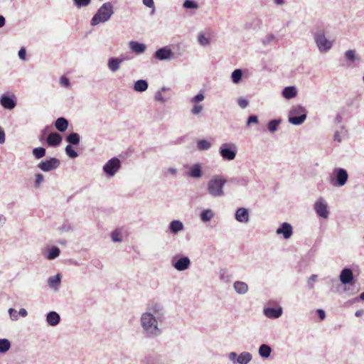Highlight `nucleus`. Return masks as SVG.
Wrapping results in <instances>:
<instances>
[{
	"label": "nucleus",
	"instance_id": "nucleus-1",
	"mask_svg": "<svg viewBox=\"0 0 364 364\" xmlns=\"http://www.w3.org/2000/svg\"><path fill=\"white\" fill-rule=\"evenodd\" d=\"M166 320V311L162 304L149 302L139 318L141 333L146 338L154 339L163 333V325Z\"/></svg>",
	"mask_w": 364,
	"mask_h": 364
},
{
	"label": "nucleus",
	"instance_id": "nucleus-2",
	"mask_svg": "<svg viewBox=\"0 0 364 364\" xmlns=\"http://www.w3.org/2000/svg\"><path fill=\"white\" fill-rule=\"evenodd\" d=\"M114 14L113 5L111 2L104 3L92 16L90 23L95 26L100 23L108 21Z\"/></svg>",
	"mask_w": 364,
	"mask_h": 364
},
{
	"label": "nucleus",
	"instance_id": "nucleus-3",
	"mask_svg": "<svg viewBox=\"0 0 364 364\" xmlns=\"http://www.w3.org/2000/svg\"><path fill=\"white\" fill-rule=\"evenodd\" d=\"M226 182V179L221 175L213 176L208 183L207 190L208 193L215 198L223 196V188Z\"/></svg>",
	"mask_w": 364,
	"mask_h": 364
},
{
	"label": "nucleus",
	"instance_id": "nucleus-4",
	"mask_svg": "<svg viewBox=\"0 0 364 364\" xmlns=\"http://www.w3.org/2000/svg\"><path fill=\"white\" fill-rule=\"evenodd\" d=\"M348 179V173L343 168H335L328 176V181L333 187L345 186Z\"/></svg>",
	"mask_w": 364,
	"mask_h": 364
},
{
	"label": "nucleus",
	"instance_id": "nucleus-5",
	"mask_svg": "<svg viewBox=\"0 0 364 364\" xmlns=\"http://www.w3.org/2000/svg\"><path fill=\"white\" fill-rule=\"evenodd\" d=\"M306 116L307 111L305 107L298 105L292 107L289 111L288 120L294 125H300L304 122Z\"/></svg>",
	"mask_w": 364,
	"mask_h": 364
},
{
	"label": "nucleus",
	"instance_id": "nucleus-6",
	"mask_svg": "<svg viewBox=\"0 0 364 364\" xmlns=\"http://www.w3.org/2000/svg\"><path fill=\"white\" fill-rule=\"evenodd\" d=\"M313 37L320 53H327L333 47V41L327 39L323 30H318L314 32Z\"/></svg>",
	"mask_w": 364,
	"mask_h": 364
},
{
	"label": "nucleus",
	"instance_id": "nucleus-7",
	"mask_svg": "<svg viewBox=\"0 0 364 364\" xmlns=\"http://www.w3.org/2000/svg\"><path fill=\"white\" fill-rule=\"evenodd\" d=\"M172 267L179 272L189 269L191 262L188 257L182 254H177L171 258Z\"/></svg>",
	"mask_w": 364,
	"mask_h": 364
},
{
	"label": "nucleus",
	"instance_id": "nucleus-8",
	"mask_svg": "<svg viewBox=\"0 0 364 364\" xmlns=\"http://www.w3.org/2000/svg\"><path fill=\"white\" fill-rule=\"evenodd\" d=\"M221 157L228 161L235 159L237 154V146L233 143L222 144L219 149Z\"/></svg>",
	"mask_w": 364,
	"mask_h": 364
},
{
	"label": "nucleus",
	"instance_id": "nucleus-9",
	"mask_svg": "<svg viewBox=\"0 0 364 364\" xmlns=\"http://www.w3.org/2000/svg\"><path fill=\"white\" fill-rule=\"evenodd\" d=\"M121 167V161L117 157L108 160L103 166V171L107 177L114 176Z\"/></svg>",
	"mask_w": 364,
	"mask_h": 364
},
{
	"label": "nucleus",
	"instance_id": "nucleus-10",
	"mask_svg": "<svg viewBox=\"0 0 364 364\" xmlns=\"http://www.w3.org/2000/svg\"><path fill=\"white\" fill-rule=\"evenodd\" d=\"M130 58L125 54H122L119 57H111L107 60V68L112 73L117 72L121 67V64Z\"/></svg>",
	"mask_w": 364,
	"mask_h": 364
},
{
	"label": "nucleus",
	"instance_id": "nucleus-11",
	"mask_svg": "<svg viewBox=\"0 0 364 364\" xmlns=\"http://www.w3.org/2000/svg\"><path fill=\"white\" fill-rule=\"evenodd\" d=\"M314 210L318 217L326 219L329 215L328 204L321 197L318 198L314 205Z\"/></svg>",
	"mask_w": 364,
	"mask_h": 364
},
{
	"label": "nucleus",
	"instance_id": "nucleus-12",
	"mask_svg": "<svg viewBox=\"0 0 364 364\" xmlns=\"http://www.w3.org/2000/svg\"><path fill=\"white\" fill-rule=\"evenodd\" d=\"M60 160L56 158H50L45 161H41L38 167L45 172H48L56 169L60 166Z\"/></svg>",
	"mask_w": 364,
	"mask_h": 364
},
{
	"label": "nucleus",
	"instance_id": "nucleus-13",
	"mask_svg": "<svg viewBox=\"0 0 364 364\" xmlns=\"http://www.w3.org/2000/svg\"><path fill=\"white\" fill-rule=\"evenodd\" d=\"M174 53L168 46L159 48L154 54V58L159 60H168L173 58Z\"/></svg>",
	"mask_w": 364,
	"mask_h": 364
},
{
	"label": "nucleus",
	"instance_id": "nucleus-14",
	"mask_svg": "<svg viewBox=\"0 0 364 364\" xmlns=\"http://www.w3.org/2000/svg\"><path fill=\"white\" fill-rule=\"evenodd\" d=\"M277 235H282L285 240L289 239L293 234V228L291 224L283 223L276 230Z\"/></svg>",
	"mask_w": 364,
	"mask_h": 364
},
{
	"label": "nucleus",
	"instance_id": "nucleus-15",
	"mask_svg": "<svg viewBox=\"0 0 364 364\" xmlns=\"http://www.w3.org/2000/svg\"><path fill=\"white\" fill-rule=\"evenodd\" d=\"M235 218L239 223H247L250 220L248 210L245 208H237L235 212Z\"/></svg>",
	"mask_w": 364,
	"mask_h": 364
},
{
	"label": "nucleus",
	"instance_id": "nucleus-16",
	"mask_svg": "<svg viewBox=\"0 0 364 364\" xmlns=\"http://www.w3.org/2000/svg\"><path fill=\"white\" fill-rule=\"evenodd\" d=\"M264 315L269 318H278L283 313V309L281 306L277 308L267 307L263 309Z\"/></svg>",
	"mask_w": 364,
	"mask_h": 364
},
{
	"label": "nucleus",
	"instance_id": "nucleus-17",
	"mask_svg": "<svg viewBox=\"0 0 364 364\" xmlns=\"http://www.w3.org/2000/svg\"><path fill=\"white\" fill-rule=\"evenodd\" d=\"M1 105L7 109H13L16 107V101L14 99L9 95H3L0 99Z\"/></svg>",
	"mask_w": 364,
	"mask_h": 364
},
{
	"label": "nucleus",
	"instance_id": "nucleus-18",
	"mask_svg": "<svg viewBox=\"0 0 364 364\" xmlns=\"http://www.w3.org/2000/svg\"><path fill=\"white\" fill-rule=\"evenodd\" d=\"M353 279V274L350 269L344 268L340 274V281L343 284L351 283Z\"/></svg>",
	"mask_w": 364,
	"mask_h": 364
},
{
	"label": "nucleus",
	"instance_id": "nucleus-19",
	"mask_svg": "<svg viewBox=\"0 0 364 364\" xmlns=\"http://www.w3.org/2000/svg\"><path fill=\"white\" fill-rule=\"evenodd\" d=\"M184 225L179 220H173L168 225V230L171 234L176 235L183 230Z\"/></svg>",
	"mask_w": 364,
	"mask_h": 364
},
{
	"label": "nucleus",
	"instance_id": "nucleus-20",
	"mask_svg": "<svg viewBox=\"0 0 364 364\" xmlns=\"http://www.w3.org/2000/svg\"><path fill=\"white\" fill-rule=\"evenodd\" d=\"M129 47L132 52L138 55L144 53L146 48L145 44L134 41L129 43Z\"/></svg>",
	"mask_w": 364,
	"mask_h": 364
},
{
	"label": "nucleus",
	"instance_id": "nucleus-21",
	"mask_svg": "<svg viewBox=\"0 0 364 364\" xmlns=\"http://www.w3.org/2000/svg\"><path fill=\"white\" fill-rule=\"evenodd\" d=\"M60 321V315L55 311H50L46 315V322L51 326H57Z\"/></svg>",
	"mask_w": 364,
	"mask_h": 364
},
{
	"label": "nucleus",
	"instance_id": "nucleus-22",
	"mask_svg": "<svg viewBox=\"0 0 364 364\" xmlns=\"http://www.w3.org/2000/svg\"><path fill=\"white\" fill-rule=\"evenodd\" d=\"M187 174L191 178H200L202 176V169L200 164H195L193 166H191Z\"/></svg>",
	"mask_w": 364,
	"mask_h": 364
},
{
	"label": "nucleus",
	"instance_id": "nucleus-23",
	"mask_svg": "<svg viewBox=\"0 0 364 364\" xmlns=\"http://www.w3.org/2000/svg\"><path fill=\"white\" fill-rule=\"evenodd\" d=\"M61 282V275L57 274L55 276H51L48 279V284L49 287L55 291L58 290Z\"/></svg>",
	"mask_w": 364,
	"mask_h": 364
},
{
	"label": "nucleus",
	"instance_id": "nucleus-24",
	"mask_svg": "<svg viewBox=\"0 0 364 364\" xmlns=\"http://www.w3.org/2000/svg\"><path fill=\"white\" fill-rule=\"evenodd\" d=\"M61 141V136L56 132L50 133L47 137V143L50 146H58L60 144Z\"/></svg>",
	"mask_w": 364,
	"mask_h": 364
},
{
	"label": "nucleus",
	"instance_id": "nucleus-25",
	"mask_svg": "<svg viewBox=\"0 0 364 364\" xmlns=\"http://www.w3.org/2000/svg\"><path fill=\"white\" fill-rule=\"evenodd\" d=\"M233 288L239 294H245L249 290L247 284L241 281L235 282L233 284Z\"/></svg>",
	"mask_w": 364,
	"mask_h": 364
},
{
	"label": "nucleus",
	"instance_id": "nucleus-26",
	"mask_svg": "<svg viewBox=\"0 0 364 364\" xmlns=\"http://www.w3.org/2000/svg\"><path fill=\"white\" fill-rule=\"evenodd\" d=\"M282 96L287 100H291L295 97L297 95V89L295 86H289L284 88L282 90Z\"/></svg>",
	"mask_w": 364,
	"mask_h": 364
},
{
	"label": "nucleus",
	"instance_id": "nucleus-27",
	"mask_svg": "<svg viewBox=\"0 0 364 364\" xmlns=\"http://www.w3.org/2000/svg\"><path fill=\"white\" fill-rule=\"evenodd\" d=\"M68 126V120L64 117H59L55 122V128L60 132H65Z\"/></svg>",
	"mask_w": 364,
	"mask_h": 364
},
{
	"label": "nucleus",
	"instance_id": "nucleus-28",
	"mask_svg": "<svg viewBox=\"0 0 364 364\" xmlns=\"http://www.w3.org/2000/svg\"><path fill=\"white\" fill-rule=\"evenodd\" d=\"M252 359V355L247 351H243L238 355L237 364H248Z\"/></svg>",
	"mask_w": 364,
	"mask_h": 364
},
{
	"label": "nucleus",
	"instance_id": "nucleus-29",
	"mask_svg": "<svg viewBox=\"0 0 364 364\" xmlns=\"http://www.w3.org/2000/svg\"><path fill=\"white\" fill-rule=\"evenodd\" d=\"M148 82L145 80H138L134 82V89L136 92H142L148 89Z\"/></svg>",
	"mask_w": 364,
	"mask_h": 364
},
{
	"label": "nucleus",
	"instance_id": "nucleus-30",
	"mask_svg": "<svg viewBox=\"0 0 364 364\" xmlns=\"http://www.w3.org/2000/svg\"><path fill=\"white\" fill-rule=\"evenodd\" d=\"M258 353L262 358H267L270 356L272 348L267 344H262L259 347Z\"/></svg>",
	"mask_w": 364,
	"mask_h": 364
},
{
	"label": "nucleus",
	"instance_id": "nucleus-31",
	"mask_svg": "<svg viewBox=\"0 0 364 364\" xmlns=\"http://www.w3.org/2000/svg\"><path fill=\"white\" fill-rule=\"evenodd\" d=\"M214 217V213L211 209H205L200 214V219L203 223L209 222Z\"/></svg>",
	"mask_w": 364,
	"mask_h": 364
},
{
	"label": "nucleus",
	"instance_id": "nucleus-32",
	"mask_svg": "<svg viewBox=\"0 0 364 364\" xmlns=\"http://www.w3.org/2000/svg\"><path fill=\"white\" fill-rule=\"evenodd\" d=\"M347 134V131L344 126L341 127V129L339 131H336L333 134V140L337 141L338 143H341L344 137Z\"/></svg>",
	"mask_w": 364,
	"mask_h": 364
},
{
	"label": "nucleus",
	"instance_id": "nucleus-33",
	"mask_svg": "<svg viewBox=\"0 0 364 364\" xmlns=\"http://www.w3.org/2000/svg\"><path fill=\"white\" fill-rule=\"evenodd\" d=\"M220 279L226 282H230L232 279V274L227 269H221L219 272Z\"/></svg>",
	"mask_w": 364,
	"mask_h": 364
},
{
	"label": "nucleus",
	"instance_id": "nucleus-34",
	"mask_svg": "<svg viewBox=\"0 0 364 364\" xmlns=\"http://www.w3.org/2000/svg\"><path fill=\"white\" fill-rule=\"evenodd\" d=\"M281 122H282L281 119H274L270 120L267 123V125L268 130L271 133L275 132L277 130L278 127L281 124Z\"/></svg>",
	"mask_w": 364,
	"mask_h": 364
},
{
	"label": "nucleus",
	"instance_id": "nucleus-35",
	"mask_svg": "<svg viewBox=\"0 0 364 364\" xmlns=\"http://www.w3.org/2000/svg\"><path fill=\"white\" fill-rule=\"evenodd\" d=\"M60 250L58 247H53L52 248L48 250V253L46 255V258L49 260H52L55 259L60 255Z\"/></svg>",
	"mask_w": 364,
	"mask_h": 364
},
{
	"label": "nucleus",
	"instance_id": "nucleus-36",
	"mask_svg": "<svg viewBox=\"0 0 364 364\" xmlns=\"http://www.w3.org/2000/svg\"><path fill=\"white\" fill-rule=\"evenodd\" d=\"M80 135L77 133L73 132L66 137V141L72 145H78L80 143Z\"/></svg>",
	"mask_w": 364,
	"mask_h": 364
},
{
	"label": "nucleus",
	"instance_id": "nucleus-37",
	"mask_svg": "<svg viewBox=\"0 0 364 364\" xmlns=\"http://www.w3.org/2000/svg\"><path fill=\"white\" fill-rule=\"evenodd\" d=\"M211 142L206 139H200L197 142V147L200 151H206L210 149Z\"/></svg>",
	"mask_w": 364,
	"mask_h": 364
},
{
	"label": "nucleus",
	"instance_id": "nucleus-38",
	"mask_svg": "<svg viewBox=\"0 0 364 364\" xmlns=\"http://www.w3.org/2000/svg\"><path fill=\"white\" fill-rule=\"evenodd\" d=\"M242 77V71L241 69H235L231 74V79L233 83L240 82Z\"/></svg>",
	"mask_w": 364,
	"mask_h": 364
},
{
	"label": "nucleus",
	"instance_id": "nucleus-39",
	"mask_svg": "<svg viewBox=\"0 0 364 364\" xmlns=\"http://www.w3.org/2000/svg\"><path fill=\"white\" fill-rule=\"evenodd\" d=\"M11 347L10 341L8 339H0V353L7 352Z\"/></svg>",
	"mask_w": 364,
	"mask_h": 364
},
{
	"label": "nucleus",
	"instance_id": "nucleus-40",
	"mask_svg": "<svg viewBox=\"0 0 364 364\" xmlns=\"http://www.w3.org/2000/svg\"><path fill=\"white\" fill-rule=\"evenodd\" d=\"M32 154L36 159H40L46 155V149L43 147L34 148Z\"/></svg>",
	"mask_w": 364,
	"mask_h": 364
},
{
	"label": "nucleus",
	"instance_id": "nucleus-41",
	"mask_svg": "<svg viewBox=\"0 0 364 364\" xmlns=\"http://www.w3.org/2000/svg\"><path fill=\"white\" fill-rule=\"evenodd\" d=\"M198 41L200 46H207L210 43V38L201 33L198 34Z\"/></svg>",
	"mask_w": 364,
	"mask_h": 364
},
{
	"label": "nucleus",
	"instance_id": "nucleus-42",
	"mask_svg": "<svg viewBox=\"0 0 364 364\" xmlns=\"http://www.w3.org/2000/svg\"><path fill=\"white\" fill-rule=\"evenodd\" d=\"M183 6L186 9H197L198 8V3L194 0H185Z\"/></svg>",
	"mask_w": 364,
	"mask_h": 364
},
{
	"label": "nucleus",
	"instance_id": "nucleus-43",
	"mask_svg": "<svg viewBox=\"0 0 364 364\" xmlns=\"http://www.w3.org/2000/svg\"><path fill=\"white\" fill-rule=\"evenodd\" d=\"M65 151L66 154L71 159H75L78 156L77 152L70 144L66 146Z\"/></svg>",
	"mask_w": 364,
	"mask_h": 364
},
{
	"label": "nucleus",
	"instance_id": "nucleus-44",
	"mask_svg": "<svg viewBox=\"0 0 364 364\" xmlns=\"http://www.w3.org/2000/svg\"><path fill=\"white\" fill-rule=\"evenodd\" d=\"M111 238L114 242H120L122 241L121 232L118 230H115L111 233Z\"/></svg>",
	"mask_w": 364,
	"mask_h": 364
},
{
	"label": "nucleus",
	"instance_id": "nucleus-45",
	"mask_svg": "<svg viewBox=\"0 0 364 364\" xmlns=\"http://www.w3.org/2000/svg\"><path fill=\"white\" fill-rule=\"evenodd\" d=\"M75 6L77 8H82L87 6L90 2L91 0H73Z\"/></svg>",
	"mask_w": 364,
	"mask_h": 364
},
{
	"label": "nucleus",
	"instance_id": "nucleus-46",
	"mask_svg": "<svg viewBox=\"0 0 364 364\" xmlns=\"http://www.w3.org/2000/svg\"><path fill=\"white\" fill-rule=\"evenodd\" d=\"M345 57L349 61L353 62L355 60V52L354 50H348L345 53Z\"/></svg>",
	"mask_w": 364,
	"mask_h": 364
},
{
	"label": "nucleus",
	"instance_id": "nucleus-47",
	"mask_svg": "<svg viewBox=\"0 0 364 364\" xmlns=\"http://www.w3.org/2000/svg\"><path fill=\"white\" fill-rule=\"evenodd\" d=\"M142 2L144 6L151 9V14H153L155 12V5L154 0H142Z\"/></svg>",
	"mask_w": 364,
	"mask_h": 364
},
{
	"label": "nucleus",
	"instance_id": "nucleus-48",
	"mask_svg": "<svg viewBox=\"0 0 364 364\" xmlns=\"http://www.w3.org/2000/svg\"><path fill=\"white\" fill-rule=\"evenodd\" d=\"M204 98H205V96H204L203 93L200 92L196 96H194L193 98H191V103H198L199 102L203 101L204 100Z\"/></svg>",
	"mask_w": 364,
	"mask_h": 364
},
{
	"label": "nucleus",
	"instance_id": "nucleus-49",
	"mask_svg": "<svg viewBox=\"0 0 364 364\" xmlns=\"http://www.w3.org/2000/svg\"><path fill=\"white\" fill-rule=\"evenodd\" d=\"M8 311L12 321H17L18 319V312L16 309L10 308Z\"/></svg>",
	"mask_w": 364,
	"mask_h": 364
},
{
	"label": "nucleus",
	"instance_id": "nucleus-50",
	"mask_svg": "<svg viewBox=\"0 0 364 364\" xmlns=\"http://www.w3.org/2000/svg\"><path fill=\"white\" fill-rule=\"evenodd\" d=\"M44 176L41 173L36 174L35 187L38 188L41 183L43 181Z\"/></svg>",
	"mask_w": 364,
	"mask_h": 364
},
{
	"label": "nucleus",
	"instance_id": "nucleus-51",
	"mask_svg": "<svg viewBox=\"0 0 364 364\" xmlns=\"http://www.w3.org/2000/svg\"><path fill=\"white\" fill-rule=\"evenodd\" d=\"M203 109V107L201 105H195L191 109V113L194 115H197L200 114Z\"/></svg>",
	"mask_w": 364,
	"mask_h": 364
},
{
	"label": "nucleus",
	"instance_id": "nucleus-52",
	"mask_svg": "<svg viewBox=\"0 0 364 364\" xmlns=\"http://www.w3.org/2000/svg\"><path fill=\"white\" fill-rule=\"evenodd\" d=\"M228 358L233 364H237L238 355L235 352H230Z\"/></svg>",
	"mask_w": 364,
	"mask_h": 364
},
{
	"label": "nucleus",
	"instance_id": "nucleus-53",
	"mask_svg": "<svg viewBox=\"0 0 364 364\" xmlns=\"http://www.w3.org/2000/svg\"><path fill=\"white\" fill-rule=\"evenodd\" d=\"M155 100L164 103L166 102V99L163 97L161 91H157L155 94Z\"/></svg>",
	"mask_w": 364,
	"mask_h": 364
},
{
	"label": "nucleus",
	"instance_id": "nucleus-54",
	"mask_svg": "<svg viewBox=\"0 0 364 364\" xmlns=\"http://www.w3.org/2000/svg\"><path fill=\"white\" fill-rule=\"evenodd\" d=\"M18 58L22 60H26V50L24 47H21L18 53Z\"/></svg>",
	"mask_w": 364,
	"mask_h": 364
},
{
	"label": "nucleus",
	"instance_id": "nucleus-55",
	"mask_svg": "<svg viewBox=\"0 0 364 364\" xmlns=\"http://www.w3.org/2000/svg\"><path fill=\"white\" fill-rule=\"evenodd\" d=\"M237 104L241 108L244 109L247 107L248 101L243 97H240L237 100Z\"/></svg>",
	"mask_w": 364,
	"mask_h": 364
},
{
	"label": "nucleus",
	"instance_id": "nucleus-56",
	"mask_svg": "<svg viewBox=\"0 0 364 364\" xmlns=\"http://www.w3.org/2000/svg\"><path fill=\"white\" fill-rule=\"evenodd\" d=\"M257 124L258 123V117L256 115H250L249 116L247 121V125L249 126L250 124Z\"/></svg>",
	"mask_w": 364,
	"mask_h": 364
},
{
	"label": "nucleus",
	"instance_id": "nucleus-57",
	"mask_svg": "<svg viewBox=\"0 0 364 364\" xmlns=\"http://www.w3.org/2000/svg\"><path fill=\"white\" fill-rule=\"evenodd\" d=\"M274 39V36L272 34H269L266 36L264 38L262 39V43L264 45H268Z\"/></svg>",
	"mask_w": 364,
	"mask_h": 364
},
{
	"label": "nucleus",
	"instance_id": "nucleus-58",
	"mask_svg": "<svg viewBox=\"0 0 364 364\" xmlns=\"http://www.w3.org/2000/svg\"><path fill=\"white\" fill-rule=\"evenodd\" d=\"M316 279H317V275L316 274H312L309 277V279L308 283H307L308 287L309 289H313L314 288L313 283L316 280Z\"/></svg>",
	"mask_w": 364,
	"mask_h": 364
},
{
	"label": "nucleus",
	"instance_id": "nucleus-59",
	"mask_svg": "<svg viewBox=\"0 0 364 364\" xmlns=\"http://www.w3.org/2000/svg\"><path fill=\"white\" fill-rule=\"evenodd\" d=\"M60 82L61 85H63L65 87H69L70 84L69 79L65 77H61L60 79Z\"/></svg>",
	"mask_w": 364,
	"mask_h": 364
},
{
	"label": "nucleus",
	"instance_id": "nucleus-60",
	"mask_svg": "<svg viewBox=\"0 0 364 364\" xmlns=\"http://www.w3.org/2000/svg\"><path fill=\"white\" fill-rule=\"evenodd\" d=\"M234 181L240 183L242 186H246L248 183V179L244 177L235 178Z\"/></svg>",
	"mask_w": 364,
	"mask_h": 364
},
{
	"label": "nucleus",
	"instance_id": "nucleus-61",
	"mask_svg": "<svg viewBox=\"0 0 364 364\" xmlns=\"http://www.w3.org/2000/svg\"><path fill=\"white\" fill-rule=\"evenodd\" d=\"M5 142V132L4 129L0 127V144Z\"/></svg>",
	"mask_w": 364,
	"mask_h": 364
},
{
	"label": "nucleus",
	"instance_id": "nucleus-62",
	"mask_svg": "<svg viewBox=\"0 0 364 364\" xmlns=\"http://www.w3.org/2000/svg\"><path fill=\"white\" fill-rule=\"evenodd\" d=\"M18 312V316L23 317V318L28 315L27 311L23 308L20 309Z\"/></svg>",
	"mask_w": 364,
	"mask_h": 364
},
{
	"label": "nucleus",
	"instance_id": "nucleus-63",
	"mask_svg": "<svg viewBox=\"0 0 364 364\" xmlns=\"http://www.w3.org/2000/svg\"><path fill=\"white\" fill-rule=\"evenodd\" d=\"M317 312H318V316L320 318L321 320H323L326 317V314H325V311L322 309H318L317 310Z\"/></svg>",
	"mask_w": 364,
	"mask_h": 364
},
{
	"label": "nucleus",
	"instance_id": "nucleus-64",
	"mask_svg": "<svg viewBox=\"0 0 364 364\" xmlns=\"http://www.w3.org/2000/svg\"><path fill=\"white\" fill-rule=\"evenodd\" d=\"M342 120H343L342 115L340 114H338L335 118V122L337 124H340V123H341Z\"/></svg>",
	"mask_w": 364,
	"mask_h": 364
}]
</instances>
